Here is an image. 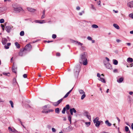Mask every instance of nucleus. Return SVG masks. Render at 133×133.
Here are the masks:
<instances>
[{
  "label": "nucleus",
  "instance_id": "obj_53",
  "mask_svg": "<svg viewBox=\"0 0 133 133\" xmlns=\"http://www.w3.org/2000/svg\"><path fill=\"white\" fill-rule=\"evenodd\" d=\"M133 94V92L132 91H130L129 92V94L130 95H132Z\"/></svg>",
  "mask_w": 133,
  "mask_h": 133
},
{
  "label": "nucleus",
  "instance_id": "obj_26",
  "mask_svg": "<svg viewBox=\"0 0 133 133\" xmlns=\"http://www.w3.org/2000/svg\"><path fill=\"white\" fill-rule=\"evenodd\" d=\"M9 102L11 105V107L13 108L14 107V104L12 101H9Z\"/></svg>",
  "mask_w": 133,
  "mask_h": 133
},
{
  "label": "nucleus",
  "instance_id": "obj_37",
  "mask_svg": "<svg viewBox=\"0 0 133 133\" xmlns=\"http://www.w3.org/2000/svg\"><path fill=\"white\" fill-rule=\"evenodd\" d=\"M129 130V128L127 126H126L125 127V130L126 132H128Z\"/></svg>",
  "mask_w": 133,
  "mask_h": 133
},
{
  "label": "nucleus",
  "instance_id": "obj_56",
  "mask_svg": "<svg viewBox=\"0 0 133 133\" xmlns=\"http://www.w3.org/2000/svg\"><path fill=\"white\" fill-rule=\"evenodd\" d=\"M105 59L107 60L108 61H109L110 60H109V59L107 57H105Z\"/></svg>",
  "mask_w": 133,
  "mask_h": 133
},
{
  "label": "nucleus",
  "instance_id": "obj_22",
  "mask_svg": "<svg viewBox=\"0 0 133 133\" xmlns=\"http://www.w3.org/2000/svg\"><path fill=\"white\" fill-rule=\"evenodd\" d=\"M9 130L11 132H15V130L14 129V130H12V129L10 127H9L8 128Z\"/></svg>",
  "mask_w": 133,
  "mask_h": 133
},
{
  "label": "nucleus",
  "instance_id": "obj_13",
  "mask_svg": "<svg viewBox=\"0 0 133 133\" xmlns=\"http://www.w3.org/2000/svg\"><path fill=\"white\" fill-rule=\"evenodd\" d=\"M11 45L10 43H8L7 44V45H5L4 46V48L6 49H8L9 48V46H10Z\"/></svg>",
  "mask_w": 133,
  "mask_h": 133
},
{
  "label": "nucleus",
  "instance_id": "obj_62",
  "mask_svg": "<svg viewBox=\"0 0 133 133\" xmlns=\"http://www.w3.org/2000/svg\"><path fill=\"white\" fill-rule=\"evenodd\" d=\"M127 44L128 45L130 46L131 45V44L130 43H127Z\"/></svg>",
  "mask_w": 133,
  "mask_h": 133
},
{
  "label": "nucleus",
  "instance_id": "obj_51",
  "mask_svg": "<svg viewBox=\"0 0 133 133\" xmlns=\"http://www.w3.org/2000/svg\"><path fill=\"white\" fill-rule=\"evenodd\" d=\"M56 55L57 56H59L60 55V54L59 53H56Z\"/></svg>",
  "mask_w": 133,
  "mask_h": 133
},
{
  "label": "nucleus",
  "instance_id": "obj_58",
  "mask_svg": "<svg viewBox=\"0 0 133 133\" xmlns=\"http://www.w3.org/2000/svg\"><path fill=\"white\" fill-rule=\"evenodd\" d=\"M1 26H2V28H3V30H4V28H3V27L4 26V25L2 24H1Z\"/></svg>",
  "mask_w": 133,
  "mask_h": 133
},
{
  "label": "nucleus",
  "instance_id": "obj_46",
  "mask_svg": "<svg viewBox=\"0 0 133 133\" xmlns=\"http://www.w3.org/2000/svg\"><path fill=\"white\" fill-rule=\"evenodd\" d=\"M53 104L55 106H57L58 105V104L57 102H55L54 103H53Z\"/></svg>",
  "mask_w": 133,
  "mask_h": 133
},
{
  "label": "nucleus",
  "instance_id": "obj_9",
  "mask_svg": "<svg viewBox=\"0 0 133 133\" xmlns=\"http://www.w3.org/2000/svg\"><path fill=\"white\" fill-rule=\"evenodd\" d=\"M35 22L36 23H39L41 24L45 23V22L44 20L41 21L36 20L35 21Z\"/></svg>",
  "mask_w": 133,
  "mask_h": 133
},
{
  "label": "nucleus",
  "instance_id": "obj_6",
  "mask_svg": "<svg viewBox=\"0 0 133 133\" xmlns=\"http://www.w3.org/2000/svg\"><path fill=\"white\" fill-rule=\"evenodd\" d=\"M12 27L10 26H7L6 27V30L8 32H9L11 30Z\"/></svg>",
  "mask_w": 133,
  "mask_h": 133
},
{
  "label": "nucleus",
  "instance_id": "obj_34",
  "mask_svg": "<svg viewBox=\"0 0 133 133\" xmlns=\"http://www.w3.org/2000/svg\"><path fill=\"white\" fill-rule=\"evenodd\" d=\"M84 11H82L81 12H80L79 13V14L81 16L82 14L84 13Z\"/></svg>",
  "mask_w": 133,
  "mask_h": 133
},
{
  "label": "nucleus",
  "instance_id": "obj_39",
  "mask_svg": "<svg viewBox=\"0 0 133 133\" xmlns=\"http://www.w3.org/2000/svg\"><path fill=\"white\" fill-rule=\"evenodd\" d=\"M52 131L53 132H55L56 131V129L54 128H52Z\"/></svg>",
  "mask_w": 133,
  "mask_h": 133
},
{
  "label": "nucleus",
  "instance_id": "obj_3",
  "mask_svg": "<svg viewBox=\"0 0 133 133\" xmlns=\"http://www.w3.org/2000/svg\"><path fill=\"white\" fill-rule=\"evenodd\" d=\"M93 122L94 123H95V125L96 127L98 126L100 124V122L98 121V118L97 117L94 119Z\"/></svg>",
  "mask_w": 133,
  "mask_h": 133
},
{
  "label": "nucleus",
  "instance_id": "obj_21",
  "mask_svg": "<svg viewBox=\"0 0 133 133\" xmlns=\"http://www.w3.org/2000/svg\"><path fill=\"white\" fill-rule=\"evenodd\" d=\"M15 44L16 46V47L18 48H20V45L17 42H16L15 43Z\"/></svg>",
  "mask_w": 133,
  "mask_h": 133
},
{
  "label": "nucleus",
  "instance_id": "obj_23",
  "mask_svg": "<svg viewBox=\"0 0 133 133\" xmlns=\"http://www.w3.org/2000/svg\"><path fill=\"white\" fill-rule=\"evenodd\" d=\"M55 112L56 113L59 114V109L58 108H56L55 109Z\"/></svg>",
  "mask_w": 133,
  "mask_h": 133
},
{
  "label": "nucleus",
  "instance_id": "obj_32",
  "mask_svg": "<svg viewBox=\"0 0 133 133\" xmlns=\"http://www.w3.org/2000/svg\"><path fill=\"white\" fill-rule=\"evenodd\" d=\"M65 107H66V109L68 110L69 109V105L68 104Z\"/></svg>",
  "mask_w": 133,
  "mask_h": 133
},
{
  "label": "nucleus",
  "instance_id": "obj_16",
  "mask_svg": "<svg viewBox=\"0 0 133 133\" xmlns=\"http://www.w3.org/2000/svg\"><path fill=\"white\" fill-rule=\"evenodd\" d=\"M127 61L128 62H133V59L132 58L129 57L127 58Z\"/></svg>",
  "mask_w": 133,
  "mask_h": 133
},
{
  "label": "nucleus",
  "instance_id": "obj_45",
  "mask_svg": "<svg viewBox=\"0 0 133 133\" xmlns=\"http://www.w3.org/2000/svg\"><path fill=\"white\" fill-rule=\"evenodd\" d=\"M72 110L71 109H70V112L71 115H72L73 114V111H72Z\"/></svg>",
  "mask_w": 133,
  "mask_h": 133
},
{
  "label": "nucleus",
  "instance_id": "obj_63",
  "mask_svg": "<svg viewBox=\"0 0 133 133\" xmlns=\"http://www.w3.org/2000/svg\"><path fill=\"white\" fill-rule=\"evenodd\" d=\"M131 127L132 129H133V123H132L131 125Z\"/></svg>",
  "mask_w": 133,
  "mask_h": 133
},
{
  "label": "nucleus",
  "instance_id": "obj_15",
  "mask_svg": "<svg viewBox=\"0 0 133 133\" xmlns=\"http://www.w3.org/2000/svg\"><path fill=\"white\" fill-rule=\"evenodd\" d=\"M113 25L115 28L117 29H119V27L117 24H113Z\"/></svg>",
  "mask_w": 133,
  "mask_h": 133
},
{
  "label": "nucleus",
  "instance_id": "obj_38",
  "mask_svg": "<svg viewBox=\"0 0 133 133\" xmlns=\"http://www.w3.org/2000/svg\"><path fill=\"white\" fill-rule=\"evenodd\" d=\"M72 109V110L74 113H76V110H75V109L74 108H73L71 109Z\"/></svg>",
  "mask_w": 133,
  "mask_h": 133
},
{
  "label": "nucleus",
  "instance_id": "obj_48",
  "mask_svg": "<svg viewBox=\"0 0 133 133\" xmlns=\"http://www.w3.org/2000/svg\"><path fill=\"white\" fill-rule=\"evenodd\" d=\"M27 76V75L26 74H24L23 75V77L24 78H26V77Z\"/></svg>",
  "mask_w": 133,
  "mask_h": 133
},
{
  "label": "nucleus",
  "instance_id": "obj_10",
  "mask_svg": "<svg viewBox=\"0 0 133 133\" xmlns=\"http://www.w3.org/2000/svg\"><path fill=\"white\" fill-rule=\"evenodd\" d=\"M7 40L5 38H2V44H5L7 42Z\"/></svg>",
  "mask_w": 133,
  "mask_h": 133
},
{
  "label": "nucleus",
  "instance_id": "obj_55",
  "mask_svg": "<svg viewBox=\"0 0 133 133\" xmlns=\"http://www.w3.org/2000/svg\"><path fill=\"white\" fill-rule=\"evenodd\" d=\"M116 41H117V42H121V41L119 39H117L116 40Z\"/></svg>",
  "mask_w": 133,
  "mask_h": 133
},
{
  "label": "nucleus",
  "instance_id": "obj_12",
  "mask_svg": "<svg viewBox=\"0 0 133 133\" xmlns=\"http://www.w3.org/2000/svg\"><path fill=\"white\" fill-rule=\"evenodd\" d=\"M98 79L103 83H106V82L105 79L101 77H100V78H99Z\"/></svg>",
  "mask_w": 133,
  "mask_h": 133
},
{
  "label": "nucleus",
  "instance_id": "obj_24",
  "mask_svg": "<svg viewBox=\"0 0 133 133\" xmlns=\"http://www.w3.org/2000/svg\"><path fill=\"white\" fill-rule=\"evenodd\" d=\"M12 71L16 73V68H15V66H13L12 67Z\"/></svg>",
  "mask_w": 133,
  "mask_h": 133
},
{
  "label": "nucleus",
  "instance_id": "obj_19",
  "mask_svg": "<svg viewBox=\"0 0 133 133\" xmlns=\"http://www.w3.org/2000/svg\"><path fill=\"white\" fill-rule=\"evenodd\" d=\"M72 90V89H71L70 90L69 92H68L66 94V95L64 96V98H66V97H67L68 95H69V94H70V92H71V91Z\"/></svg>",
  "mask_w": 133,
  "mask_h": 133
},
{
  "label": "nucleus",
  "instance_id": "obj_11",
  "mask_svg": "<svg viewBox=\"0 0 133 133\" xmlns=\"http://www.w3.org/2000/svg\"><path fill=\"white\" fill-rule=\"evenodd\" d=\"M74 42L75 43V44H77L78 45H80L82 48H83V47L82 46V45H83V44L81 43L80 42H79L78 41H74Z\"/></svg>",
  "mask_w": 133,
  "mask_h": 133
},
{
  "label": "nucleus",
  "instance_id": "obj_64",
  "mask_svg": "<svg viewBox=\"0 0 133 133\" xmlns=\"http://www.w3.org/2000/svg\"><path fill=\"white\" fill-rule=\"evenodd\" d=\"M130 33L131 34H133V31H131L130 32Z\"/></svg>",
  "mask_w": 133,
  "mask_h": 133
},
{
  "label": "nucleus",
  "instance_id": "obj_43",
  "mask_svg": "<svg viewBox=\"0 0 133 133\" xmlns=\"http://www.w3.org/2000/svg\"><path fill=\"white\" fill-rule=\"evenodd\" d=\"M101 1H98L97 2V4H98V5H100V6H101Z\"/></svg>",
  "mask_w": 133,
  "mask_h": 133
},
{
  "label": "nucleus",
  "instance_id": "obj_47",
  "mask_svg": "<svg viewBox=\"0 0 133 133\" xmlns=\"http://www.w3.org/2000/svg\"><path fill=\"white\" fill-rule=\"evenodd\" d=\"M97 76L99 77V78H100V77H101V75L100 74H99V73H97Z\"/></svg>",
  "mask_w": 133,
  "mask_h": 133
},
{
  "label": "nucleus",
  "instance_id": "obj_20",
  "mask_svg": "<svg viewBox=\"0 0 133 133\" xmlns=\"http://www.w3.org/2000/svg\"><path fill=\"white\" fill-rule=\"evenodd\" d=\"M113 64L115 65H117L118 63V61L115 59H113Z\"/></svg>",
  "mask_w": 133,
  "mask_h": 133
},
{
  "label": "nucleus",
  "instance_id": "obj_42",
  "mask_svg": "<svg viewBox=\"0 0 133 133\" xmlns=\"http://www.w3.org/2000/svg\"><path fill=\"white\" fill-rule=\"evenodd\" d=\"M87 39L88 40H92V38L90 36H88L87 37Z\"/></svg>",
  "mask_w": 133,
  "mask_h": 133
},
{
  "label": "nucleus",
  "instance_id": "obj_5",
  "mask_svg": "<svg viewBox=\"0 0 133 133\" xmlns=\"http://www.w3.org/2000/svg\"><path fill=\"white\" fill-rule=\"evenodd\" d=\"M14 10L16 12H19L20 11H22L23 10L22 8L21 7L18 8H14Z\"/></svg>",
  "mask_w": 133,
  "mask_h": 133
},
{
  "label": "nucleus",
  "instance_id": "obj_52",
  "mask_svg": "<svg viewBox=\"0 0 133 133\" xmlns=\"http://www.w3.org/2000/svg\"><path fill=\"white\" fill-rule=\"evenodd\" d=\"M63 120L64 121H65L66 120V117H63Z\"/></svg>",
  "mask_w": 133,
  "mask_h": 133
},
{
  "label": "nucleus",
  "instance_id": "obj_8",
  "mask_svg": "<svg viewBox=\"0 0 133 133\" xmlns=\"http://www.w3.org/2000/svg\"><path fill=\"white\" fill-rule=\"evenodd\" d=\"M128 7L130 8H133V2L131 1L128 3Z\"/></svg>",
  "mask_w": 133,
  "mask_h": 133
},
{
  "label": "nucleus",
  "instance_id": "obj_33",
  "mask_svg": "<svg viewBox=\"0 0 133 133\" xmlns=\"http://www.w3.org/2000/svg\"><path fill=\"white\" fill-rule=\"evenodd\" d=\"M4 20L3 19H1L0 20V23H3L4 22Z\"/></svg>",
  "mask_w": 133,
  "mask_h": 133
},
{
  "label": "nucleus",
  "instance_id": "obj_1",
  "mask_svg": "<svg viewBox=\"0 0 133 133\" xmlns=\"http://www.w3.org/2000/svg\"><path fill=\"white\" fill-rule=\"evenodd\" d=\"M87 53L85 52L82 53L81 55L80 58L79 59L80 63H83L84 65H86L87 64Z\"/></svg>",
  "mask_w": 133,
  "mask_h": 133
},
{
  "label": "nucleus",
  "instance_id": "obj_18",
  "mask_svg": "<svg viewBox=\"0 0 133 133\" xmlns=\"http://www.w3.org/2000/svg\"><path fill=\"white\" fill-rule=\"evenodd\" d=\"M123 80V78H119V79L117 80V81L118 83H121L122 82Z\"/></svg>",
  "mask_w": 133,
  "mask_h": 133
},
{
  "label": "nucleus",
  "instance_id": "obj_17",
  "mask_svg": "<svg viewBox=\"0 0 133 133\" xmlns=\"http://www.w3.org/2000/svg\"><path fill=\"white\" fill-rule=\"evenodd\" d=\"M91 27L93 28L96 29L98 28V26L96 24H93L91 25Z\"/></svg>",
  "mask_w": 133,
  "mask_h": 133
},
{
  "label": "nucleus",
  "instance_id": "obj_31",
  "mask_svg": "<svg viewBox=\"0 0 133 133\" xmlns=\"http://www.w3.org/2000/svg\"><path fill=\"white\" fill-rule=\"evenodd\" d=\"M68 119L69 120V121L70 122V123H71V117L70 116H68Z\"/></svg>",
  "mask_w": 133,
  "mask_h": 133
},
{
  "label": "nucleus",
  "instance_id": "obj_7",
  "mask_svg": "<svg viewBox=\"0 0 133 133\" xmlns=\"http://www.w3.org/2000/svg\"><path fill=\"white\" fill-rule=\"evenodd\" d=\"M27 9L30 12H34L36 11V9L30 7H28Z\"/></svg>",
  "mask_w": 133,
  "mask_h": 133
},
{
  "label": "nucleus",
  "instance_id": "obj_59",
  "mask_svg": "<svg viewBox=\"0 0 133 133\" xmlns=\"http://www.w3.org/2000/svg\"><path fill=\"white\" fill-rule=\"evenodd\" d=\"M130 66L131 67L133 66V63H132L130 64Z\"/></svg>",
  "mask_w": 133,
  "mask_h": 133
},
{
  "label": "nucleus",
  "instance_id": "obj_14",
  "mask_svg": "<svg viewBox=\"0 0 133 133\" xmlns=\"http://www.w3.org/2000/svg\"><path fill=\"white\" fill-rule=\"evenodd\" d=\"M105 123L108 126H110L111 124L110 123L108 120H107L105 121Z\"/></svg>",
  "mask_w": 133,
  "mask_h": 133
},
{
  "label": "nucleus",
  "instance_id": "obj_27",
  "mask_svg": "<svg viewBox=\"0 0 133 133\" xmlns=\"http://www.w3.org/2000/svg\"><path fill=\"white\" fill-rule=\"evenodd\" d=\"M53 111V110H47L46 111V112H45L46 114L50 112H52Z\"/></svg>",
  "mask_w": 133,
  "mask_h": 133
},
{
  "label": "nucleus",
  "instance_id": "obj_4",
  "mask_svg": "<svg viewBox=\"0 0 133 133\" xmlns=\"http://www.w3.org/2000/svg\"><path fill=\"white\" fill-rule=\"evenodd\" d=\"M83 115L84 116H86L90 121L91 120V116L88 112H84L83 113Z\"/></svg>",
  "mask_w": 133,
  "mask_h": 133
},
{
  "label": "nucleus",
  "instance_id": "obj_41",
  "mask_svg": "<svg viewBox=\"0 0 133 133\" xmlns=\"http://www.w3.org/2000/svg\"><path fill=\"white\" fill-rule=\"evenodd\" d=\"M85 124L86 125L89 126L90 125V122H85Z\"/></svg>",
  "mask_w": 133,
  "mask_h": 133
},
{
  "label": "nucleus",
  "instance_id": "obj_25",
  "mask_svg": "<svg viewBox=\"0 0 133 133\" xmlns=\"http://www.w3.org/2000/svg\"><path fill=\"white\" fill-rule=\"evenodd\" d=\"M79 92L81 94H85V92L83 90H81L79 91Z\"/></svg>",
  "mask_w": 133,
  "mask_h": 133
},
{
  "label": "nucleus",
  "instance_id": "obj_61",
  "mask_svg": "<svg viewBox=\"0 0 133 133\" xmlns=\"http://www.w3.org/2000/svg\"><path fill=\"white\" fill-rule=\"evenodd\" d=\"M2 9L1 8H0V12L3 11Z\"/></svg>",
  "mask_w": 133,
  "mask_h": 133
},
{
  "label": "nucleus",
  "instance_id": "obj_29",
  "mask_svg": "<svg viewBox=\"0 0 133 133\" xmlns=\"http://www.w3.org/2000/svg\"><path fill=\"white\" fill-rule=\"evenodd\" d=\"M66 107H64L62 111V112L63 114H64L65 113V111L66 110Z\"/></svg>",
  "mask_w": 133,
  "mask_h": 133
},
{
  "label": "nucleus",
  "instance_id": "obj_28",
  "mask_svg": "<svg viewBox=\"0 0 133 133\" xmlns=\"http://www.w3.org/2000/svg\"><path fill=\"white\" fill-rule=\"evenodd\" d=\"M86 95L85 94H83L81 97V99H83L85 97Z\"/></svg>",
  "mask_w": 133,
  "mask_h": 133
},
{
  "label": "nucleus",
  "instance_id": "obj_60",
  "mask_svg": "<svg viewBox=\"0 0 133 133\" xmlns=\"http://www.w3.org/2000/svg\"><path fill=\"white\" fill-rule=\"evenodd\" d=\"M117 119L118 120V123H119L120 121V119L119 118H118L117 117Z\"/></svg>",
  "mask_w": 133,
  "mask_h": 133
},
{
  "label": "nucleus",
  "instance_id": "obj_40",
  "mask_svg": "<svg viewBox=\"0 0 133 133\" xmlns=\"http://www.w3.org/2000/svg\"><path fill=\"white\" fill-rule=\"evenodd\" d=\"M52 38H56V35L55 34H53L52 35Z\"/></svg>",
  "mask_w": 133,
  "mask_h": 133
},
{
  "label": "nucleus",
  "instance_id": "obj_30",
  "mask_svg": "<svg viewBox=\"0 0 133 133\" xmlns=\"http://www.w3.org/2000/svg\"><path fill=\"white\" fill-rule=\"evenodd\" d=\"M20 35L21 36H23L24 35V32L23 31H21L20 33Z\"/></svg>",
  "mask_w": 133,
  "mask_h": 133
},
{
  "label": "nucleus",
  "instance_id": "obj_57",
  "mask_svg": "<svg viewBox=\"0 0 133 133\" xmlns=\"http://www.w3.org/2000/svg\"><path fill=\"white\" fill-rule=\"evenodd\" d=\"M114 72H117V69H115L114 70Z\"/></svg>",
  "mask_w": 133,
  "mask_h": 133
},
{
  "label": "nucleus",
  "instance_id": "obj_36",
  "mask_svg": "<svg viewBox=\"0 0 133 133\" xmlns=\"http://www.w3.org/2000/svg\"><path fill=\"white\" fill-rule=\"evenodd\" d=\"M62 99H61L58 101L57 102V103L58 105L62 101Z\"/></svg>",
  "mask_w": 133,
  "mask_h": 133
},
{
  "label": "nucleus",
  "instance_id": "obj_44",
  "mask_svg": "<svg viewBox=\"0 0 133 133\" xmlns=\"http://www.w3.org/2000/svg\"><path fill=\"white\" fill-rule=\"evenodd\" d=\"M91 6L92 8V9H94V10H96V9L95 8V7H94V6L93 5H91Z\"/></svg>",
  "mask_w": 133,
  "mask_h": 133
},
{
  "label": "nucleus",
  "instance_id": "obj_2",
  "mask_svg": "<svg viewBox=\"0 0 133 133\" xmlns=\"http://www.w3.org/2000/svg\"><path fill=\"white\" fill-rule=\"evenodd\" d=\"M31 46L30 44L26 45L24 49L21 50L19 53V55H21V53L24 50H26L28 51H30L31 49Z\"/></svg>",
  "mask_w": 133,
  "mask_h": 133
},
{
  "label": "nucleus",
  "instance_id": "obj_49",
  "mask_svg": "<svg viewBox=\"0 0 133 133\" xmlns=\"http://www.w3.org/2000/svg\"><path fill=\"white\" fill-rule=\"evenodd\" d=\"M80 9V8L79 6H78L76 7V9L77 10H79Z\"/></svg>",
  "mask_w": 133,
  "mask_h": 133
},
{
  "label": "nucleus",
  "instance_id": "obj_54",
  "mask_svg": "<svg viewBox=\"0 0 133 133\" xmlns=\"http://www.w3.org/2000/svg\"><path fill=\"white\" fill-rule=\"evenodd\" d=\"M3 74L4 75H8V74H10L9 73H8L6 74V73H3Z\"/></svg>",
  "mask_w": 133,
  "mask_h": 133
},
{
  "label": "nucleus",
  "instance_id": "obj_35",
  "mask_svg": "<svg viewBox=\"0 0 133 133\" xmlns=\"http://www.w3.org/2000/svg\"><path fill=\"white\" fill-rule=\"evenodd\" d=\"M129 17L133 19V13H131L129 15Z\"/></svg>",
  "mask_w": 133,
  "mask_h": 133
},
{
  "label": "nucleus",
  "instance_id": "obj_50",
  "mask_svg": "<svg viewBox=\"0 0 133 133\" xmlns=\"http://www.w3.org/2000/svg\"><path fill=\"white\" fill-rule=\"evenodd\" d=\"M45 17V15H43L41 16V18L42 19L44 18Z\"/></svg>",
  "mask_w": 133,
  "mask_h": 133
}]
</instances>
